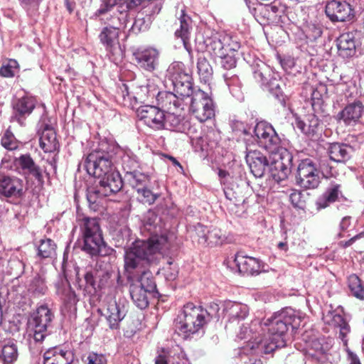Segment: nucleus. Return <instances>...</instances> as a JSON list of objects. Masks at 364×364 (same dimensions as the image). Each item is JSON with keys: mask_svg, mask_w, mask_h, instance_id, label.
I'll list each match as a JSON object with an SVG mask.
<instances>
[{"mask_svg": "<svg viewBox=\"0 0 364 364\" xmlns=\"http://www.w3.org/2000/svg\"><path fill=\"white\" fill-rule=\"evenodd\" d=\"M18 356V347L16 343L10 341L5 344L0 353L1 364H14L17 360Z\"/></svg>", "mask_w": 364, "mask_h": 364, "instance_id": "obj_38", "label": "nucleus"}, {"mask_svg": "<svg viewBox=\"0 0 364 364\" xmlns=\"http://www.w3.org/2000/svg\"><path fill=\"white\" fill-rule=\"evenodd\" d=\"M15 171L25 177L33 176L39 183H43V178L41 168L35 163L29 154H21L13 161Z\"/></svg>", "mask_w": 364, "mask_h": 364, "instance_id": "obj_20", "label": "nucleus"}, {"mask_svg": "<svg viewBox=\"0 0 364 364\" xmlns=\"http://www.w3.org/2000/svg\"><path fill=\"white\" fill-rule=\"evenodd\" d=\"M30 290L38 294H43L46 290L43 279L38 274L30 284Z\"/></svg>", "mask_w": 364, "mask_h": 364, "instance_id": "obj_59", "label": "nucleus"}, {"mask_svg": "<svg viewBox=\"0 0 364 364\" xmlns=\"http://www.w3.org/2000/svg\"><path fill=\"white\" fill-rule=\"evenodd\" d=\"M62 276V280L64 279L69 287L67 290L65 291L63 297L62 298L63 301V311H65L68 313L73 314L76 311V304L78 300L76 297L75 293L71 290L69 280L71 279L72 276H75L77 285L81 288L83 286V279L84 282L87 284L90 285L95 289L96 284L95 282L94 274H63Z\"/></svg>", "mask_w": 364, "mask_h": 364, "instance_id": "obj_14", "label": "nucleus"}, {"mask_svg": "<svg viewBox=\"0 0 364 364\" xmlns=\"http://www.w3.org/2000/svg\"><path fill=\"white\" fill-rule=\"evenodd\" d=\"M134 56L138 65L149 72L158 65L159 52L154 48L137 49Z\"/></svg>", "mask_w": 364, "mask_h": 364, "instance_id": "obj_26", "label": "nucleus"}, {"mask_svg": "<svg viewBox=\"0 0 364 364\" xmlns=\"http://www.w3.org/2000/svg\"><path fill=\"white\" fill-rule=\"evenodd\" d=\"M55 244L50 239L42 240L38 247V255L43 258L52 257L55 254Z\"/></svg>", "mask_w": 364, "mask_h": 364, "instance_id": "obj_50", "label": "nucleus"}, {"mask_svg": "<svg viewBox=\"0 0 364 364\" xmlns=\"http://www.w3.org/2000/svg\"><path fill=\"white\" fill-rule=\"evenodd\" d=\"M303 318L300 312L291 308H285L275 313L264 323L268 326L269 337L268 339L257 341V348L267 354L277 348L286 346V333L289 326L293 330L297 329L301 326Z\"/></svg>", "mask_w": 364, "mask_h": 364, "instance_id": "obj_2", "label": "nucleus"}, {"mask_svg": "<svg viewBox=\"0 0 364 364\" xmlns=\"http://www.w3.org/2000/svg\"><path fill=\"white\" fill-rule=\"evenodd\" d=\"M169 360L164 351L159 353L155 358V364H168Z\"/></svg>", "mask_w": 364, "mask_h": 364, "instance_id": "obj_64", "label": "nucleus"}, {"mask_svg": "<svg viewBox=\"0 0 364 364\" xmlns=\"http://www.w3.org/2000/svg\"><path fill=\"white\" fill-rule=\"evenodd\" d=\"M318 124V119L315 116H311L309 119L308 129L306 130L307 136H314L317 133Z\"/></svg>", "mask_w": 364, "mask_h": 364, "instance_id": "obj_60", "label": "nucleus"}, {"mask_svg": "<svg viewBox=\"0 0 364 364\" xmlns=\"http://www.w3.org/2000/svg\"><path fill=\"white\" fill-rule=\"evenodd\" d=\"M115 159L118 160L116 164L120 165L125 173H131L138 169L140 163L137 156L129 149L125 150L117 144Z\"/></svg>", "mask_w": 364, "mask_h": 364, "instance_id": "obj_25", "label": "nucleus"}, {"mask_svg": "<svg viewBox=\"0 0 364 364\" xmlns=\"http://www.w3.org/2000/svg\"><path fill=\"white\" fill-rule=\"evenodd\" d=\"M289 200L294 207L304 209L305 207V199L303 193L301 191L294 189L289 195Z\"/></svg>", "mask_w": 364, "mask_h": 364, "instance_id": "obj_55", "label": "nucleus"}, {"mask_svg": "<svg viewBox=\"0 0 364 364\" xmlns=\"http://www.w3.org/2000/svg\"><path fill=\"white\" fill-rule=\"evenodd\" d=\"M221 59V65L226 70H230L236 66V58L233 55L225 53L224 56L219 57Z\"/></svg>", "mask_w": 364, "mask_h": 364, "instance_id": "obj_58", "label": "nucleus"}, {"mask_svg": "<svg viewBox=\"0 0 364 364\" xmlns=\"http://www.w3.org/2000/svg\"><path fill=\"white\" fill-rule=\"evenodd\" d=\"M115 6H117V11L119 14L118 16L119 26L126 27L129 19V12L131 9L125 1L122 2V1Z\"/></svg>", "mask_w": 364, "mask_h": 364, "instance_id": "obj_52", "label": "nucleus"}, {"mask_svg": "<svg viewBox=\"0 0 364 364\" xmlns=\"http://www.w3.org/2000/svg\"><path fill=\"white\" fill-rule=\"evenodd\" d=\"M173 90L175 92L184 98L188 102L196 91L194 90L193 87L192 80L182 82H179L175 85Z\"/></svg>", "mask_w": 364, "mask_h": 364, "instance_id": "obj_47", "label": "nucleus"}, {"mask_svg": "<svg viewBox=\"0 0 364 364\" xmlns=\"http://www.w3.org/2000/svg\"><path fill=\"white\" fill-rule=\"evenodd\" d=\"M328 350L329 344L325 342V339L323 338H317L311 342L309 354L316 359L320 360Z\"/></svg>", "mask_w": 364, "mask_h": 364, "instance_id": "obj_43", "label": "nucleus"}, {"mask_svg": "<svg viewBox=\"0 0 364 364\" xmlns=\"http://www.w3.org/2000/svg\"><path fill=\"white\" fill-rule=\"evenodd\" d=\"M348 285L352 295L358 299L364 300V284L358 274H350Z\"/></svg>", "mask_w": 364, "mask_h": 364, "instance_id": "obj_41", "label": "nucleus"}, {"mask_svg": "<svg viewBox=\"0 0 364 364\" xmlns=\"http://www.w3.org/2000/svg\"><path fill=\"white\" fill-rule=\"evenodd\" d=\"M325 13L333 22H345L354 16L353 9L346 0H328L325 6Z\"/></svg>", "mask_w": 364, "mask_h": 364, "instance_id": "obj_17", "label": "nucleus"}, {"mask_svg": "<svg viewBox=\"0 0 364 364\" xmlns=\"http://www.w3.org/2000/svg\"><path fill=\"white\" fill-rule=\"evenodd\" d=\"M173 86L176 83L192 80V77L184 70V65L181 62H175L168 68Z\"/></svg>", "mask_w": 364, "mask_h": 364, "instance_id": "obj_37", "label": "nucleus"}, {"mask_svg": "<svg viewBox=\"0 0 364 364\" xmlns=\"http://www.w3.org/2000/svg\"><path fill=\"white\" fill-rule=\"evenodd\" d=\"M226 239L222 231L216 228L209 230L208 235L204 233L203 235V242H208L213 245H221L225 242Z\"/></svg>", "mask_w": 364, "mask_h": 364, "instance_id": "obj_46", "label": "nucleus"}, {"mask_svg": "<svg viewBox=\"0 0 364 364\" xmlns=\"http://www.w3.org/2000/svg\"><path fill=\"white\" fill-rule=\"evenodd\" d=\"M223 264L227 267V270L238 272V273H262L261 261L252 257H245L235 255L230 259H227Z\"/></svg>", "mask_w": 364, "mask_h": 364, "instance_id": "obj_16", "label": "nucleus"}, {"mask_svg": "<svg viewBox=\"0 0 364 364\" xmlns=\"http://www.w3.org/2000/svg\"><path fill=\"white\" fill-rule=\"evenodd\" d=\"M189 109L200 122L210 119L215 116V105L213 99L205 92L198 89L188 101Z\"/></svg>", "mask_w": 364, "mask_h": 364, "instance_id": "obj_13", "label": "nucleus"}, {"mask_svg": "<svg viewBox=\"0 0 364 364\" xmlns=\"http://www.w3.org/2000/svg\"><path fill=\"white\" fill-rule=\"evenodd\" d=\"M245 159L251 173L256 178L264 176L267 168H269V161L267 157L257 150H252L250 146H246Z\"/></svg>", "mask_w": 364, "mask_h": 364, "instance_id": "obj_22", "label": "nucleus"}, {"mask_svg": "<svg viewBox=\"0 0 364 364\" xmlns=\"http://www.w3.org/2000/svg\"><path fill=\"white\" fill-rule=\"evenodd\" d=\"M1 144L9 151H14L19 148L21 142L16 138L10 127L4 132L1 139Z\"/></svg>", "mask_w": 364, "mask_h": 364, "instance_id": "obj_44", "label": "nucleus"}, {"mask_svg": "<svg viewBox=\"0 0 364 364\" xmlns=\"http://www.w3.org/2000/svg\"><path fill=\"white\" fill-rule=\"evenodd\" d=\"M98 178V185L87 189V198L90 205L100 203L103 198L119 192L122 188V179L117 171L109 172Z\"/></svg>", "mask_w": 364, "mask_h": 364, "instance_id": "obj_9", "label": "nucleus"}, {"mask_svg": "<svg viewBox=\"0 0 364 364\" xmlns=\"http://www.w3.org/2000/svg\"><path fill=\"white\" fill-rule=\"evenodd\" d=\"M363 112L360 102H354L346 105L338 114L337 119L341 120L346 125H352L359 121Z\"/></svg>", "mask_w": 364, "mask_h": 364, "instance_id": "obj_29", "label": "nucleus"}, {"mask_svg": "<svg viewBox=\"0 0 364 364\" xmlns=\"http://www.w3.org/2000/svg\"><path fill=\"white\" fill-rule=\"evenodd\" d=\"M252 330L249 331L248 333V328L247 326H242L240 328V331L238 333L237 336L240 339H248L249 344L248 346L250 347V348L253 350H255L257 353H264L263 351L259 350L257 348V341L259 340H263L262 338H259V336H257L256 335L254 336L253 335H250Z\"/></svg>", "mask_w": 364, "mask_h": 364, "instance_id": "obj_49", "label": "nucleus"}, {"mask_svg": "<svg viewBox=\"0 0 364 364\" xmlns=\"http://www.w3.org/2000/svg\"><path fill=\"white\" fill-rule=\"evenodd\" d=\"M33 331L32 338L29 340V349L33 355H38L42 351L41 343L46 337V329L31 328Z\"/></svg>", "mask_w": 364, "mask_h": 364, "instance_id": "obj_42", "label": "nucleus"}, {"mask_svg": "<svg viewBox=\"0 0 364 364\" xmlns=\"http://www.w3.org/2000/svg\"><path fill=\"white\" fill-rule=\"evenodd\" d=\"M292 160L293 156L287 149L271 154L269 171L274 181L279 183L287 178Z\"/></svg>", "mask_w": 364, "mask_h": 364, "instance_id": "obj_12", "label": "nucleus"}, {"mask_svg": "<svg viewBox=\"0 0 364 364\" xmlns=\"http://www.w3.org/2000/svg\"><path fill=\"white\" fill-rule=\"evenodd\" d=\"M338 55L343 58H350L361 55L364 48L357 34L353 32H348L341 34L337 40Z\"/></svg>", "mask_w": 364, "mask_h": 364, "instance_id": "obj_19", "label": "nucleus"}, {"mask_svg": "<svg viewBox=\"0 0 364 364\" xmlns=\"http://www.w3.org/2000/svg\"><path fill=\"white\" fill-rule=\"evenodd\" d=\"M140 231L146 240H138L133 247L126 251L124 255V267L128 272L139 265L148 263L151 265L157 259L156 253L170 256L164 258L163 262L168 266L173 264L171 256H173L179 248L177 237L174 233L167 232L161 218L151 210H148L143 216Z\"/></svg>", "mask_w": 364, "mask_h": 364, "instance_id": "obj_1", "label": "nucleus"}, {"mask_svg": "<svg viewBox=\"0 0 364 364\" xmlns=\"http://www.w3.org/2000/svg\"><path fill=\"white\" fill-rule=\"evenodd\" d=\"M24 182L16 176L0 172V196L6 198H21L24 196Z\"/></svg>", "mask_w": 364, "mask_h": 364, "instance_id": "obj_18", "label": "nucleus"}, {"mask_svg": "<svg viewBox=\"0 0 364 364\" xmlns=\"http://www.w3.org/2000/svg\"><path fill=\"white\" fill-rule=\"evenodd\" d=\"M149 187V186H145L139 189V191H136L138 194L137 198L143 203L151 205L159 198V195L158 193H154Z\"/></svg>", "mask_w": 364, "mask_h": 364, "instance_id": "obj_51", "label": "nucleus"}, {"mask_svg": "<svg viewBox=\"0 0 364 364\" xmlns=\"http://www.w3.org/2000/svg\"><path fill=\"white\" fill-rule=\"evenodd\" d=\"M73 360L74 354L71 350L60 347L50 348L43 354V364H71Z\"/></svg>", "mask_w": 364, "mask_h": 364, "instance_id": "obj_27", "label": "nucleus"}, {"mask_svg": "<svg viewBox=\"0 0 364 364\" xmlns=\"http://www.w3.org/2000/svg\"><path fill=\"white\" fill-rule=\"evenodd\" d=\"M242 360L244 364H262L260 359H257L255 356H251L250 358L247 355L242 356Z\"/></svg>", "mask_w": 364, "mask_h": 364, "instance_id": "obj_63", "label": "nucleus"}, {"mask_svg": "<svg viewBox=\"0 0 364 364\" xmlns=\"http://www.w3.org/2000/svg\"><path fill=\"white\" fill-rule=\"evenodd\" d=\"M124 178L136 191L145 186H149L151 183L149 176L138 170L131 173H125Z\"/></svg>", "mask_w": 364, "mask_h": 364, "instance_id": "obj_36", "label": "nucleus"}, {"mask_svg": "<svg viewBox=\"0 0 364 364\" xmlns=\"http://www.w3.org/2000/svg\"><path fill=\"white\" fill-rule=\"evenodd\" d=\"M223 41L225 53L237 51L240 48V43L235 36L223 33Z\"/></svg>", "mask_w": 364, "mask_h": 364, "instance_id": "obj_54", "label": "nucleus"}, {"mask_svg": "<svg viewBox=\"0 0 364 364\" xmlns=\"http://www.w3.org/2000/svg\"><path fill=\"white\" fill-rule=\"evenodd\" d=\"M127 280L132 301L141 310L149 306L151 298L161 296L153 274H128Z\"/></svg>", "mask_w": 364, "mask_h": 364, "instance_id": "obj_4", "label": "nucleus"}, {"mask_svg": "<svg viewBox=\"0 0 364 364\" xmlns=\"http://www.w3.org/2000/svg\"><path fill=\"white\" fill-rule=\"evenodd\" d=\"M197 68L200 80L205 83L209 82L213 75V68L209 62L205 58H199Z\"/></svg>", "mask_w": 364, "mask_h": 364, "instance_id": "obj_45", "label": "nucleus"}, {"mask_svg": "<svg viewBox=\"0 0 364 364\" xmlns=\"http://www.w3.org/2000/svg\"><path fill=\"white\" fill-rule=\"evenodd\" d=\"M321 171L312 159H305L299 164L296 183L300 188L305 190L316 188L321 183Z\"/></svg>", "mask_w": 364, "mask_h": 364, "instance_id": "obj_11", "label": "nucleus"}, {"mask_svg": "<svg viewBox=\"0 0 364 364\" xmlns=\"http://www.w3.org/2000/svg\"><path fill=\"white\" fill-rule=\"evenodd\" d=\"M164 112L159 107L152 105H144L137 109L139 119L148 127L155 129H163Z\"/></svg>", "mask_w": 364, "mask_h": 364, "instance_id": "obj_23", "label": "nucleus"}, {"mask_svg": "<svg viewBox=\"0 0 364 364\" xmlns=\"http://www.w3.org/2000/svg\"><path fill=\"white\" fill-rule=\"evenodd\" d=\"M230 309V315L234 318L244 319L248 314L247 306L238 304H232Z\"/></svg>", "mask_w": 364, "mask_h": 364, "instance_id": "obj_57", "label": "nucleus"}, {"mask_svg": "<svg viewBox=\"0 0 364 364\" xmlns=\"http://www.w3.org/2000/svg\"><path fill=\"white\" fill-rule=\"evenodd\" d=\"M83 246L82 250L91 256L107 254L99 221L95 218H84L80 224Z\"/></svg>", "mask_w": 364, "mask_h": 364, "instance_id": "obj_6", "label": "nucleus"}, {"mask_svg": "<svg viewBox=\"0 0 364 364\" xmlns=\"http://www.w3.org/2000/svg\"><path fill=\"white\" fill-rule=\"evenodd\" d=\"M323 321L326 324L340 328V337L342 340L350 331V326L343 316L337 311H328L323 315Z\"/></svg>", "mask_w": 364, "mask_h": 364, "instance_id": "obj_31", "label": "nucleus"}, {"mask_svg": "<svg viewBox=\"0 0 364 364\" xmlns=\"http://www.w3.org/2000/svg\"><path fill=\"white\" fill-rule=\"evenodd\" d=\"M87 364H105L106 358L102 354L90 353L87 357Z\"/></svg>", "mask_w": 364, "mask_h": 364, "instance_id": "obj_61", "label": "nucleus"}, {"mask_svg": "<svg viewBox=\"0 0 364 364\" xmlns=\"http://www.w3.org/2000/svg\"><path fill=\"white\" fill-rule=\"evenodd\" d=\"M36 106V99L33 97H23L14 104V114L11 122L16 121L21 127L26 125L25 119L30 115Z\"/></svg>", "mask_w": 364, "mask_h": 364, "instance_id": "obj_24", "label": "nucleus"}, {"mask_svg": "<svg viewBox=\"0 0 364 364\" xmlns=\"http://www.w3.org/2000/svg\"><path fill=\"white\" fill-rule=\"evenodd\" d=\"M53 315L48 306L42 305L33 312L28 319L29 328L47 329L51 322Z\"/></svg>", "mask_w": 364, "mask_h": 364, "instance_id": "obj_30", "label": "nucleus"}, {"mask_svg": "<svg viewBox=\"0 0 364 364\" xmlns=\"http://www.w3.org/2000/svg\"><path fill=\"white\" fill-rule=\"evenodd\" d=\"M322 34V28L319 26L311 25L308 27L307 36L310 39L316 40Z\"/></svg>", "mask_w": 364, "mask_h": 364, "instance_id": "obj_62", "label": "nucleus"}, {"mask_svg": "<svg viewBox=\"0 0 364 364\" xmlns=\"http://www.w3.org/2000/svg\"><path fill=\"white\" fill-rule=\"evenodd\" d=\"M140 92L147 98L156 97L158 105L166 109L168 112H179L188 105V102L176 92L159 91L156 85L150 80L146 85L140 87Z\"/></svg>", "mask_w": 364, "mask_h": 364, "instance_id": "obj_8", "label": "nucleus"}, {"mask_svg": "<svg viewBox=\"0 0 364 364\" xmlns=\"http://www.w3.org/2000/svg\"><path fill=\"white\" fill-rule=\"evenodd\" d=\"M341 196V185L336 183H330L326 191L317 199L316 203L317 208L321 209L328 207Z\"/></svg>", "mask_w": 364, "mask_h": 364, "instance_id": "obj_35", "label": "nucleus"}, {"mask_svg": "<svg viewBox=\"0 0 364 364\" xmlns=\"http://www.w3.org/2000/svg\"><path fill=\"white\" fill-rule=\"evenodd\" d=\"M164 4V0H145L140 11L141 15L149 17L153 21L160 13Z\"/></svg>", "mask_w": 364, "mask_h": 364, "instance_id": "obj_39", "label": "nucleus"}, {"mask_svg": "<svg viewBox=\"0 0 364 364\" xmlns=\"http://www.w3.org/2000/svg\"><path fill=\"white\" fill-rule=\"evenodd\" d=\"M117 144L102 140L98 147L90 153L85 159L84 167L89 175L100 178L114 171V165L118 162L115 159Z\"/></svg>", "mask_w": 364, "mask_h": 364, "instance_id": "obj_3", "label": "nucleus"}, {"mask_svg": "<svg viewBox=\"0 0 364 364\" xmlns=\"http://www.w3.org/2000/svg\"><path fill=\"white\" fill-rule=\"evenodd\" d=\"M253 76L262 89L269 92L283 106H286L287 96L284 94L281 79L278 78L271 68L263 62L253 66Z\"/></svg>", "mask_w": 364, "mask_h": 364, "instance_id": "obj_7", "label": "nucleus"}, {"mask_svg": "<svg viewBox=\"0 0 364 364\" xmlns=\"http://www.w3.org/2000/svg\"><path fill=\"white\" fill-rule=\"evenodd\" d=\"M38 133L40 135L39 143L41 148L46 153H52L59 148L56 133L51 124L41 118L38 124Z\"/></svg>", "mask_w": 364, "mask_h": 364, "instance_id": "obj_21", "label": "nucleus"}, {"mask_svg": "<svg viewBox=\"0 0 364 364\" xmlns=\"http://www.w3.org/2000/svg\"><path fill=\"white\" fill-rule=\"evenodd\" d=\"M210 319V315L206 309L188 303L176 320V331L186 338L202 330Z\"/></svg>", "mask_w": 364, "mask_h": 364, "instance_id": "obj_5", "label": "nucleus"}, {"mask_svg": "<svg viewBox=\"0 0 364 364\" xmlns=\"http://www.w3.org/2000/svg\"><path fill=\"white\" fill-rule=\"evenodd\" d=\"M178 112H168L166 114H164L163 129H173L176 128L181 122V119L177 114Z\"/></svg>", "mask_w": 364, "mask_h": 364, "instance_id": "obj_53", "label": "nucleus"}, {"mask_svg": "<svg viewBox=\"0 0 364 364\" xmlns=\"http://www.w3.org/2000/svg\"><path fill=\"white\" fill-rule=\"evenodd\" d=\"M223 76L232 95L239 97L241 95L242 83L238 76L232 71H227Z\"/></svg>", "mask_w": 364, "mask_h": 364, "instance_id": "obj_40", "label": "nucleus"}, {"mask_svg": "<svg viewBox=\"0 0 364 364\" xmlns=\"http://www.w3.org/2000/svg\"><path fill=\"white\" fill-rule=\"evenodd\" d=\"M223 33H213L210 36H208L204 40L206 50L213 58H218L225 55V50L223 43Z\"/></svg>", "mask_w": 364, "mask_h": 364, "instance_id": "obj_33", "label": "nucleus"}, {"mask_svg": "<svg viewBox=\"0 0 364 364\" xmlns=\"http://www.w3.org/2000/svg\"><path fill=\"white\" fill-rule=\"evenodd\" d=\"M151 23V18L145 15H141V11H139L132 26V31L136 33L146 31L150 28Z\"/></svg>", "mask_w": 364, "mask_h": 364, "instance_id": "obj_48", "label": "nucleus"}, {"mask_svg": "<svg viewBox=\"0 0 364 364\" xmlns=\"http://www.w3.org/2000/svg\"><path fill=\"white\" fill-rule=\"evenodd\" d=\"M125 315L124 307L120 306L115 301L107 304L105 316L111 329H117Z\"/></svg>", "mask_w": 364, "mask_h": 364, "instance_id": "obj_32", "label": "nucleus"}, {"mask_svg": "<svg viewBox=\"0 0 364 364\" xmlns=\"http://www.w3.org/2000/svg\"><path fill=\"white\" fill-rule=\"evenodd\" d=\"M180 21V28L175 31V36L177 38H181L185 49L188 51L191 60L192 48L189 42L190 36L192 31V20L183 10H181V14L178 18Z\"/></svg>", "mask_w": 364, "mask_h": 364, "instance_id": "obj_28", "label": "nucleus"}, {"mask_svg": "<svg viewBox=\"0 0 364 364\" xmlns=\"http://www.w3.org/2000/svg\"><path fill=\"white\" fill-rule=\"evenodd\" d=\"M253 135L250 133L254 141L259 146L264 149L270 154L284 149L281 146V139L274 127L269 123L261 121L256 124L253 130Z\"/></svg>", "mask_w": 364, "mask_h": 364, "instance_id": "obj_10", "label": "nucleus"}, {"mask_svg": "<svg viewBox=\"0 0 364 364\" xmlns=\"http://www.w3.org/2000/svg\"><path fill=\"white\" fill-rule=\"evenodd\" d=\"M18 64L15 60H10L6 65L0 68V75L4 77H12L15 75Z\"/></svg>", "mask_w": 364, "mask_h": 364, "instance_id": "obj_56", "label": "nucleus"}, {"mask_svg": "<svg viewBox=\"0 0 364 364\" xmlns=\"http://www.w3.org/2000/svg\"><path fill=\"white\" fill-rule=\"evenodd\" d=\"M119 27L105 26L99 34L100 43L114 60L122 58L123 50L119 40Z\"/></svg>", "mask_w": 364, "mask_h": 364, "instance_id": "obj_15", "label": "nucleus"}, {"mask_svg": "<svg viewBox=\"0 0 364 364\" xmlns=\"http://www.w3.org/2000/svg\"><path fill=\"white\" fill-rule=\"evenodd\" d=\"M328 152L332 161L346 163L350 159L353 149L352 146L346 144L333 143L329 145Z\"/></svg>", "mask_w": 364, "mask_h": 364, "instance_id": "obj_34", "label": "nucleus"}]
</instances>
